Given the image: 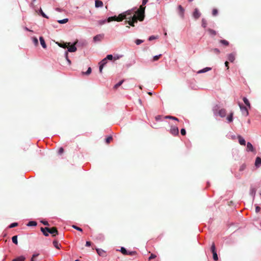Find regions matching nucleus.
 <instances>
[{
    "label": "nucleus",
    "mask_w": 261,
    "mask_h": 261,
    "mask_svg": "<svg viewBox=\"0 0 261 261\" xmlns=\"http://www.w3.org/2000/svg\"><path fill=\"white\" fill-rule=\"evenodd\" d=\"M126 20L125 23H128L129 25L134 27L135 24L137 23L138 21H142L145 18V16H140L138 12V9L137 7H134L131 9H129L123 12Z\"/></svg>",
    "instance_id": "f257e3e1"
},
{
    "label": "nucleus",
    "mask_w": 261,
    "mask_h": 261,
    "mask_svg": "<svg viewBox=\"0 0 261 261\" xmlns=\"http://www.w3.org/2000/svg\"><path fill=\"white\" fill-rule=\"evenodd\" d=\"M41 230L43 232V234L45 236H48V233L52 234L53 237H55L58 234V231L56 227H53L51 228L45 227L41 228Z\"/></svg>",
    "instance_id": "f03ea898"
},
{
    "label": "nucleus",
    "mask_w": 261,
    "mask_h": 261,
    "mask_svg": "<svg viewBox=\"0 0 261 261\" xmlns=\"http://www.w3.org/2000/svg\"><path fill=\"white\" fill-rule=\"evenodd\" d=\"M125 16L123 14V12L120 14L118 16H114L110 17L107 19V22H110L112 21H117L118 22L122 21L123 20L125 19Z\"/></svg>",
    "instance_id": "7ed1b4c3"
},
{
    "label": "nucleus",
    "mask_w": 261,
    "mask_h": 261,
    "mask_svg": "<svg viewBox=\"0 0 261 261\" xmlns=\"http://www.w3.org/2000/svg\"><path fill=\"white\" fill-rule=\"evenodd\" d=\"M148 1V0H142V5L139 7V8H138V12L139 14H140V16L141 15V16H143V15H144L145 16V5L147 4Z\"/></svg>",
    "instance_id": "20e7f679"
},
{
    "label": "nucleus",
    "mask_w": 261,
    "mask_h": 261,
    "mask_svg": "<svg viewBox=\"0 0 261 261\" xmlns=\"http://www.w3.org/2000/svg\"><path fill=\"white\" fill-rule=\"evenodd\" d=\"M121 252L124 255H134L137 254L136 251L128 252L126 249L124 247H121L120 250Z\"/></svg>",
    "instance_id": "39448f33"
},
{
    "label": "nucleus",
    "mask_w": 261,
    "mask_h": 261,
    "mask_svg": "<svg viewBox=\"0 0 261 261\" xmlns=\"http://www.w3.org/2000/svg\"><path fill=\"white\" fill-rule=\"evenodd\" d=\"M77 43V40H76L75 42H74L73 44H72L71 45L69 44V45L67 47L68 50L67 51V52L68 51H69V52L76 51L77 50V48L75 45Z\"/></svg>",
    "instance_id": "423d86ee"
},
{
    "label": "nucleus",
    "mask_w": 261,
    "mask_h": 261,
    "mask_svg": "<svg viewBox=\"0 0 261 261\" xmlns=\"http://www.w3.org/2000/svg\"><path fill=\"white\" fill-rule=\"evenodd\" d=\"M170 133L174 136L178 135L179 134V130L178 127L175 126H171L170 130Z\"/></svg>",
    "instance_id": "0eeeda50"
},
{
    "label": "nucleus",
    "mask_w": 261,
    "mask_h": 261,
    "mask_svg": "<svg viewBox=\"0 0 261 261\" xmlns=\"http://www.w3.org/2000/svg\"><path fill=\"white\" fill-rule=\"evenodd\" d=\"M239 105L243 114L246 116H248L249 113L247 108L246 107L243 106L242 105H241L240 103H239Z\"/></svg>",
    "instance_id": "6e6552de"
},
{
    "label": "nucleus",
    "mask_w": 261,
    "mask_h": 261,
    "mask_svg": "<svg viewBox=\"0 0 261 261\" xmlns=\"http://www.w3.org/2000/svg\"><path fill=\"white\" fill-rule=\"evenodd\" d=\"M56 44H57L59 46H60V47H62L63 48H66L68 47V46L69 45V44H70V42L65 43L64 42H57Z\"/></svg>",
    "instance_id": "1a4fd4ad"
},
{
    "label": "nucleus",
    "mask_w": 261,
    "mask_h": 261,
    "mask_svg": "<svg viewBox=\"0 0 261 261\" xmlns=\"http://www.w3.org/2000/svg\"><path fill=\"white\" fill-rule=\"evenodd\" d=\"M103 34H99L97 35L93 38V40L94 42L100 41L103 38Z\"/></svg>",
    "instance_id": "9d476101"
},
{
    "label": "nucleus",
    "mask_w": 261,
    "mask_h": 261,
    "mask_svg": "<svg viewBox=\"0 0 261 261\" xmlns=\"http://www.w3.org/2000/svg\"><path fill=\"white\" fill-rule=\"evenodd\" d=\"M200 13L199 12L198 10L196 8L194 10V11L193 12V17L195 18V19H198L200 17Z\"/></svg>",
    "instance_id": "9b49d317"
},
{
    "label": "nucleus",
    "mask_w": 261,
    "mask_h": 261,
    "mask_svg": "<svg viewBox=\"0 0 261 261\" xmlns=\"http://www.w3.org/2000/svg\"><path fill=\"white\" fill-rule=\"evenodd\" d=\"M107 63V58H105L100 62V65L99 66V72H102V70L104 65Z\"/></svg>",
    "instance_id": "f8f14e48"
},
{
    "label": "nucleus",
    "mask_w": 261,
    "mask_h": 261,
    "mask_svg": "<svg viewBox=\"0 0 261 261\" xmlns=\"http://www.w3.org/2000/svg\"><path fill=\"white\" fill-rule=\"evenodd\" d=\"M236 59V54L231 53L228 55V59L230 62H233Z\"/></svg>",
    "instance_id": "ddd939ff"
},
{
    "label": "nucleus",
    "mask_w": 261,
    "mask_h": 261,
    "mask_svg": "<svg viewBox=\"0 0 261 261\" xmlns=\"http://www.w3.org/2000/svg\"><path fill=\"white\" fill-rule=\"evenodd\" d=\"M246 150L247 151H251V152H254L255 150L253 148V145L250 142L247 143Z\"/></svg>",
    "instance_id": "4468645a"
},
{
    "label": "nucleus",
    "mask_w": 261,
    "mask_h": 261,
    "mask_svg": "<svg viewBox=\"0 0 261 261\" xmlns=\"http://www.w3.org/2000/svg\"><path fill=\"white\" fill-rule=\"evenodd\" d=\"M103 6V2L100 0L95 1V7L96 8L102 7Z\"/></svg>",
    "instance_id": "2eb2a0df"
},
{
    "label": "nucleus",
    "mask_w": 261,
    "mask_h": 261,
    "mask_svg": "<svg viewBox=\"0 0 261 261\" xmlns=\"http://www.w3.org/2000/svg\"><path fill=\"white\" fill-rule=\"evenodd\" d=\"M219 115L221 117H224L226 114V111L224 109L220 110L218 112Z\"/></svg>",
    "instance_id": "dca6fc26"
},
{
    "label": "nucleus",
    "mask_w": 261,
    "mask_h": 261,
    "mask_svg": "<svg viewBox=\"0 0 261 261\" xmlns=\"http://www.w3.org/2000/svg\"><path fill=\"white\" fill-rule=\"evenodd\" d=\"M96 251L98 255L100 256L103 257L106 256V252L101 249H96Z\"/></svg>",
    "instance_id": "f3484780"
},
{
    "label": "nucleus",
    "mask_w": 261,
    "mask_h": 261,
    "mask_svg": "<svg viewBox=\"0 0 261 261\" xmlns=\"http://www.w3.org/2000/svg\"><path fill=\"white\" fill-rule=\"evenodd\" d=\"M178 9L179 11V14L180 15L181 17H184V9L181 5H179L178 7Z\"/></svg>",
    "instance_id": "a211bd4d"
},
{
    "label": "nucleus",
    "mask_w": 261,
    "mask_h": 261,
    "mask_svg": "<svg viewBox=\"0 0 261 261\" xmlns=\"http://www.w3.org/2000/svg\"><path fill=\"white\" fill-rule=\"evenodd\" d=\"M238 140H239V143L241 145H245L246 141H245V140H244V139L242 137H241V136H239L238 137Z\"/></svg>",
    "instance_id": "6ab92c4d"
},
{
    "label": "nucleus",
    "mask_w": 261,
    "mask_h": 261,
    "mask_svg": "<svg viewBox=\"0 0 261 261\" xmlns=\"http://www.w3.org/2000/svg\"><path fill=\"white\" fill-rule=\"evenodd\" d=\"M260 165H261V158L258 156L255 159V166L259 167Z\"/></svg>",
    "instance_id": "aec40b11"
},
{
    "label": "nucleus",
    "mask_w": 261,
    "mask_h": 261,
    "mask_svg": "<svg viewBox=\"0 0 261 261\" xmlns=\"http://www.w3.org/2000/svg\"><path fill=\"white\" fill-rule=\"evenodd\" d=\"M39 40L40 41V43L42 46L43 48H46V45L45 44V41L42 37H40Z\"/></svg>",
    "instance_id": "412c9836"
},
{
    "label": "nucleus",
    "mask_w": 261,
    "mask_h": 261,
    "mask_svg": "<svg viewBox=\"0 0 261 261\" xmlns=\"http://www.w3.org/2000/svg\"><path fill=\"white\" fill-rule=\"evenodd\" d=\"M25 258L23 256H18L12 260V261H24Z\"/></svg>",
    "instance_id": "4be33fe9"
},
{
    "label": "nucleus",
    "mask_w": 261,
    "mask_h": 261,
    "mask_svg": "<svg viewBox=\"0 0 261 261\" xmlns=\"http://www.w3.org/2000/svg\"><path fill=\"white\" fill-rule=\"evenodd\" d=\"M165 119H170L176 121L177 122L179 121V119L177 118H176L175 117L172 116H169V115L166 116H165Z\"/></svg>",
    "instance_id": "5701e85b"
},
{
    "label": "nucleus",
    "mask_w": 261,
    "mask_h": 261,
    "mask_svg": "<svg viewBox=\"0 0 261 261\" xmlns=\"http://www.w3.org/2000/svg\"><path fill=\"white\" fill-rule=\"evenodd\" d=\"M233 112H231L230 113V114L227 116V120H228V121L229 122H231L232 121V120H233Z\"/></svg>",
    "instance_id": "b1692460"
},
{
    "label": "nucleus",
    "mask_w": 261,
    "mask_h": 261,
    "mask_svg": "<svg viewBox=\"0 0 261 261\" xmlns=\"http://www.w3.org/2000/svg\"><path fill=\"white\" fill-rule=\"evenodd\" d=\"M53 245L55 248H56L58 249H59L61 246V245L59 244L58 242L57 241H53Z\"/></svg>",
    "instance_id": "393cba45"
},
{
    "label": "nucleus",
    "mask_w": 261,
    "mask_h": 261,
    "mask_svg": "<svg viewBox=\"0 0 261 261\" xmlns=\"http://www.w3.org/2000/svg\"><path fill=\"white\" fill-rule=\"evenodd\" d=\"M207 31L209 33V34L212 36H215L217 34L215 30H212L211 29H208Z\"/></svg>",
    "instance_id": "a878e982"
},
{
    "label": "nucleus",
    "mask_w": 261,
    "mask_h": 261,
    "mask_svg": "<svg viewBox=\"0 0 261 261\" xmlns=\"http://www.w3.org/2000/svg\"><path fill=\"white\" fill-rule=\"evenodd\" d=\"M219 42H220V43H221L222 44H223V45H225V46H228V45H229V42H228V41H227V40H220L219 41Z\"/></svg>",
    "instance_id": "bb28decb"
},
{
    "label": "nucleus",
    "mask_w": 261,
    "mask_h": 261,
    "mask_svg": "<svg viewBox=\"0 0 261 261\" xmlns=\"http://www.w3.org/2000/svg\"><path fill=\"white\" fill-rule=\"evenodd\" d=\"M243 100L244 103L246 105V106L250 108L251 106L248 99L246 97H244L243 98Z\"/></svg>",
    "instance_id": "cd10ccee"
},
{
    "label": "nucleus",
    "mask_w": 261,
    "mask_h": 261,
    "mask_svg": "<svg viewBox=\"0 0 261 261\" xmlns=\"http://www.w3.org/2000/svg\"><path fill=\"white\" fill-rule=\"evenodd\" d=\"M211 70L210 67H206L202 70H199L198 73H204Z\"/></svg>",
    "instance_id": "c85d7f7f"
},
{
    "label": "nucleus",
    "mask_w": 261,
    "mask_h": 261,
    "mask_svg": "<svg viewBox=\"0 0 261 261\" xmlns=\"http://www.w3.org/2000/svg\"><path fill=\"white\" fill-rule=\"evenodd\" d=\"M124 80H122L121 81H120L118 83L116 84L114 86V88L115 89H117L119 86H120L122 83L124 82Z\"/></svg>",
    "instance_id": "c756f323"
},
{
    "label": "nucleus",
    "mask_w": 261,
    "mask_h": 261,
    "mask_svg": "<svg viewBox=\"0 0 261 261\" xmlns=\"http://www.w3.org/2000/svg\"><path fill=\"white\" fill-rule=\"evenodd\" d=\"M162 54H160L159 55L154 56L152 61L154 62L158 61L162 57Z\"/></svg>",
    "instance_id": "7c9ffc66"
},
{
    "label": "nucleus",
    "mask_w": 261,
    "mask_h": 261,
    "mask_svg": "<svg viewBox=\"0 0 261 261\" xmlns=\"http://www.w3.org/2000/svg\"><path fill=\"white\" fill-rule=\"evenodd\" d=\"M68 21V18H65V19H62V20H58V22L59 23H61V24H64V23H67Z\"/></svg>",
    "instance_id": "2f4dec72"
},
{
    "label": "nucleus",
    "mask_w": 261,
    "mask_h": 261,
    "mask_svg": "<svg viewBox=\"0 0 261 261\" xmlns=\"http://www.w3.org/2000/svg\"><path fill=\"white\" fill-rule=\"evenodd\" d=\"M12 240L13 243H14L15 244L17 245L18 244L17 236H13L12 238Z\"/></svg>",
    "instance_id": "473e14b6"
},
{
    "label": "nucleus",
    "mask_w": 261,
    "mask_h": 261,
    "mask_svg": "<svg viewBox=\"0 0 261 261\" xmlns=\"http://www.w3.org/2000/svg\"><path fill=\"white\" fill-rule=\"evenodd\" d=\"M29 226H36L37 225V222L36 221H30L28 224H27Z\"/></svg>",
    "instance_id": "72a5a7b5"
},
{
    "label": "nucleus",
    "mask_w": 261,
    "mask_h": 261,
    "mask_svg": "<svg viewBox=\"0 0 261 261\" xmlns=\"http://www.w3.org/2000/svg\"><path fill=\"white\" fill-rule=\"evenodd\" d=\"M113 140L112 136H109L106 139V142L107 144H109Z\"/></svg>",
    "instance_id": "f704fd0d"
},
{
    "label": "nucleus",
    "mask_w": 261,
    "mask_h": 261,
    "mask_svg": "<svg viewBox=\"0 0 261 261\" xmlns=\"http://www.w3.org/2000/svg\"><path fill=\"white\" fill-rule=\"evenodd\" d=\"M211 251L213 252H216V248H215V243L213 242L212 245V246L211 247Z\"/></svg>",
    "instance_id": "c9c22d12"
},
{
    "label": "nucleus",
    "mask_w": 261,
    "mask_h": 261,
    "mask_svg": "<svg viewBox=\"0 0 261 261\" xmlns=\"http://www.w3.org/2000/svg\"><path fill=\"white\" fill-rule=\"evenodd\" d=\"M106 21H107V20H106V19H105V20H101L98 21L97 23H98V24L99 25H101L104 24L106 22Z\"/></svg>",
    "instance_id": "e433bc0d"
},
{
    "label": "nucleus",
    "mask_w": 261,
    "mask_h": 261,
    "mask_svg": "<svg viewBox=\"0 0 261 261\" xmlns=\"http://www.w3.org/2000/svg\"><path fill=\"white\" fill-rule=\"evenodd\" d=\"M91 67H89L87 71L86 72H83L82 73L83 74L89 75L91 73Z\"/></svg>",
    "instance_id": "4c0bfd02"
},
{
    "label": "nucleus",
    "mask_w": 261,
    "mask_h": 261,
    "mask_svg": "<svg viewBox=\"0 0 261 261\" xmlns=\"http://www.w3.org/2000/svg\"><path fill=\"white\" fill-rule=\"evenodd\" d=\"M68 53L67 51H66L65 52V58H66V59L67 60V61L68 62L69 64L70 65L71 64V61L68 58Z\"/></svg>",
    "instance_id": "58836bf2"
},
{
    "label": "nucleus",
    "mask_w": 261,
    "mask_h": 261,
    "mask_svg": "<svg viewBox=\"0 0 261 261\" xmlns=\"http://www.w3.org/2000/svg\"><path fill=\"white\" fill-rule=\"evenodd\" d=\"M39 12H40V14L44 18H48V17L46 15V14L43 12L42 10L41 9V8L40 9V10H39Z\"/></svg>",
    "instance_id": "ea45409f"
},
{
    "label": "nucleus",
    "mask_w": 261,
    "mask_h": 261,
    "mask_svg": "<svg viewBox=\"0 0 261 261\" xmlns=\"http://www.w3.org/2000/svg\"><path fill=\"white\" fill-rule=\"evenodd\" d=\"M33 42L35 45H37L38 44V41L36 37L33 38Z\"/></svg>",
    "instance_id": "a19ab883"
},
{
    "label": "nucleus",
    "mask_w": 261,
    "mask_h": 261,
    "mask_svg": "<svg viewBox=\"0 0 261 261\" xmlns=\"http://www.w3.org/2000/svg\"><path fill=\"white\" fill-rule=\"evenodd\" d=\"M211 51H213V53L216 54H219L220 53V50L218 48L212 49Z\"/></svg>",
    "instance_id": "79ce46f5"
},
{
    "label": "nucleus",
    "mask_w": 261,
    "mask_h": 261,
    "mask_svg": "<svg viewBox=\"0 0 261 261\" xmlns=\"http://www.w3.org/2000/svg\"><path fill=\"white\" fill-rule=\"evenodd\" d=\"M206 24H207V23H206V21L205 20V19H202V26L205 28L206 27Z\"/></svg>",
    "instance_id": "37998d69"
},
{
    "label": "nucleus",
    "mask_w": 261,
    "mask_h": 261,
    "mask_svg": "<svg viewBox=\"0 0 261 261\" xmlns=\"http://www.w3.org/2000/svg\"><path fill=\"white\" fill-rule=\"evenodd\" d=\"M213 259L215 260H217L218 259V257L216 252H213Z\"/></svg>",
    "instance_id": "c03bdc74"
},
{
    "label": "nucleus",
    "mask_w": 261,
    "mask_h": 261,
    "mask_svg": "<svg viewBox=\"0 0 261 261\" xmlns=\"http://www.w3.org/2000/svg\"><path fill=\"white\" fill-rule=\"evenodd\" d=\"M72 227L73 228L75 229L76 230H78V231H81V232H82V231H83V230H82V229L81 228H80V227H77V226H76V225H73L72 226Z\"/></svg>",
    "instance_id": "a18cd8bd"
},
{
    "label": "nucleus",
    "mask_w": 261,
    "mask_h": 261,
    "mask_svg": "<svg viewBox=\"0 0 261 261\" xmlns=\"http://www.w3.org/2000/svg\"><path fill=\"white\" fill-rule=\"evenodd\" d=\"M18 225V223H13L12 224H11L9 226V228H13V227H15L16 226H17Z\"/></svg>",
    "instance_id": "49530a36"
},
{
    "label": "nucleus",
    "mask_w": 261,
    "mask_h": 261,
    "mask_svg": "<svg viewBox=\"0 0 261 261\" xmlns=\"http://www.w3.org/2000/svg\"><path fill=\"white\" fill-rule=\"evenodd\" d=\"M39 254H34L33 255L31 261H35V259L38 256Z\"/></svg>",
    "instance_id": "de8ad7c7"
},
{
    "label": "nucleus",
    "mask_w": 261,
    "mask_h": 261,
    "mask_svg": "<svg viewBox=\"0 0 261 261\" xmlns=\"http://www.w3.org/2000/svg\"><path fill=\"white\" fill-rule=\"evenodd\" d=\"M143 42V40H140V39H137L136 41H135V43L137 45H139L141 43H142V42Z\"/></svg>",
    "instance_id": "09e8293b"
},
{
    "label": "nucleus",
    "mask_w": 261,
    "mask_h": 261,
    "mask_svg": "<svg viewBox=\"0 0 261 261\" xmlns=\"http://www.w3.org/2000/svg\"><path fill=\"white\" fill-rule=\"evenodd\" d=\"M245 168H246V165L245 164H243L240 166L239 170L240 171H243L245 169Z\"/></svg>",
    "instance_id": "8fccbe9b"
},
{
    "label": "nucleus",
    "mask_w": 261,
    "mask_h": 261,
    "mask_svg": "<svg viewBox=\"0 0 261 261\" xmlns=\"http://www.w3.org/2000/svg\"><path fill=\"white\" fill-rule=\"evenodd\" d=\"M106 58H107V60H112L114 57L112 55H108Z\"/></svg>",
    "instance_id": "3c124183"
},
{
    "label": "nucleus",
    "mask_w": 261,
    "mask_h": 261,
    "mask_svg": "<svg viewBox=\"0 0 261 261\" xmlns=\"http://www.w3.org/2000/svg\"><path fill=\"white\" fill-rule=\"evenodd\" d=\"M157 38H158L157 36H151L149 37L148 40L149 41H151V40H153L157 39Z\"/></svg>",
    "instance_id": "603ef678"
},
{
    "label": "nucleus",
    "mask_w": 261,
    "mask_h": 261,
    "mask_svg": "<svg viewBox=\"0 0 261 261\" xmlns=\"http://www.w3.org/2000/svg\"><path fill=\"white\" fill-rule=\"evenodd\" d=\"M212 14L214 16L217 15V14H218V10L216 9H213L212 11Z\"/></svg>",
    "instance_id": "864d4df0"
},
{
    "label": "nucleus",
    "mask_w": 261,
    "mask_h": 261,
    "mask_svg": "<svg viewBox=\"0 0 261 261\" xmlns=\"http://www.w3.org/2000/svg\"><path fill=\"white\" fill-rule=\"evenodd\" d=\"M180 133L182 135L185 136L186 134V131L185 129L182 128L180 130Z\"/></svg>",
    "instance_id": "5fc2aeb1"
},
{
    "label": "nucleus",
    "mask_w": 261,
    "mask_h": 261,
    "mask_svg": "<svg viewBox=\"0 0 261 261\" xmlns=\"http://www.w3.org/2000/svg\"><path fill=\"white\" fill-rule=\"evenodd\" d=\"M155 257H156V255H154L153 254H151V255L149 257V259L150 260V259H153V258H154Z\"/></svg>",
    "instance_id": "6e6d98bb"
},
{
    "label": "nucleus",
    "mask_w": 261,
    "mask_h": 261,
    "mask_svg": "<svg viewBox=\"0 0 261 261\" xmlns=\"http://www.w3.org/2000/svg\"><path fill=\"white\" fill-rule=\"evenodd\" d=\"M260 210V207L259 206H256V207H255L256 213L259 212Z\"/></svg>",
    "instance_id": "4d7b16f0"
},
{
    "label": "nucleus",
    "mask_w": 261,
    "mask_h": 261,
    "mask_svg": "<svg viewBox=\"0 0 261 261\" xmlns=\"http://www.w3.org/2000/svg\"><path fill=\"white\" fill-rule=\"evenodd\" d=\"M91 243L90 241H87L86 243V246L89 247L91 246Z\"/></svg>",
    "instance_id": "13d9d810"
},
{
    "label": "nucleus",
    "mask_w": 261,
    "mask_h": 261,
    "mask_svg": "<svg viewBox=\"0 0 261 261\" xmlns=\"http://www.w3.org/2000/svg\"><path fill=\"white\" fill-rule=\"evenodd\" d=\"M64 152V149L63 148H60L59 150V153L60 154Z\"/></svg>",
    "instance_id": "bf43d9fd"
},
{
    "label": "nucleus",
    "mask_w": 261,
    "mask_h": 261,
    "mask_svg": "<svg viewBox=\"0 0 261 261\" xmlns=\"http://www.w3.org/2000/svg\"><path fill=\"white\" fill-rule=\"evenodd\" d=\"M41 222L45 225H49L47 221H42Z\"/></svg>",
    "instance_id": "052dcab7"
},
{
    "label": "nucleus",
    "mask_w": 261,
    "mask_h": 261,
    "mask_svg": "<svg viewBox=\"0 0 261 261\" xmlns=\"http://www.w3.org/2000/svg\"><path fill=\"white\" fill-rule=\"evenodd\" d=\"M161 115H158L155 117V119L156 120H160L161 119Z\"/></svg>",
    "instance_id": "680f3d73"
},
{
    "label": "nucleus",
    "mask_w": 261,
    "mask_h": 261,
    "mask_svg": "<svg viewBox=\"0 0 261 261\" xmlns=\"http://www.w3.org/2000/svg\"><path fill=\"white\" fill-rule=\"evenodd\" d=\"M228 64H229V63H228V62H227V61H226V62H225V66H226V67H227V69H229Z\"/></svg>",
    "instance_id": "e2e57ef3"
},
{
    "label": "nucleus",
    "mask_w": 261,
    "mask_h": 261,
    "mask_svg": "<svg viewBox=\"0 0 261 261\" xmlns=\"http://www.w3.org/2000/svg\"><path fill=\"white\" fill-rule=\"evenodd\" d=\"M119 58H120V57H119V56H114V59L115 60H117V59H119Z\"/></svg>",
    "instance_id": "0e129e2a"
},
{
    "label": "nucleus",
    "mask_w": 261,
    "mask_h": 261,
    "mask_svg": "<svg viewBox=\"0 0 261 261\" xmlns=\"http://www.w3.org/2000/svg\"><path fill=\"white\" fill-rule=\"evenodd\" d=\"M252 193H254V194H255V189H253L252 190Z\"/></svg>",
    "instance_id": "69168bd1"
},
{
    "label": "nucleus",
    "mask_w": 261,
    "mask_h": 261,
    "mask_svg": "<svg viewBox=\"0 0 261 261\" xmlns=\"http://www.w3.org/2000/svg\"><path fill=\"white\" fill-rule=\"evenodd\" d=\"M56 10L57 11H61V9L59 8H57L56 9Z\"/></svg>",
    "instance_id": "338daca9"
},
{
    "label": "nucleus",
    "mask_w": 261,
    "mask_h": 261,
    "mask_svg": "<svg viewBox=\"0 0 261 261\" xmlns=\"http://www.w3.org/2000/svg\"><path fill=\"white\" fill-rule=\"evenodd\" d=\"M148 94L149 95H152V93H151V92H148Z\"/></svg>",
    "instance_id": "774afa93"
}]
</instances>
